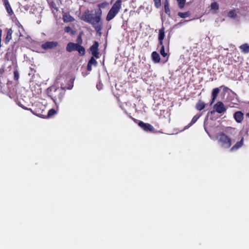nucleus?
Returning a JSON list of instances; mask_svg holds the SVG:
<instances>
[{"instance_id":"obj_26","label":"nucleus","mask_w":249,"mask_h":249,"mask_svg":"<svg viewBox=\"0 0 249 249\" xmlns=\"http://www.w3.org/2000/svg\"><path fill=\"white\" fill-rule=\"evenodd\" d=\"M160 46L161 47V48L160 49V53L161 55L163 57H164L167 56V53H165L164 46L163 45V44H162V45H160Z\"/></svg>"},{"instance_id":"obj_1","label":"nucleus","mask_w":249,"mask_h":249,"mask_svg":"<svg viewBox=\"0 0 249 249\" xmlns=\"http://www.w3.org/2000/svg\"><path fill=\"white\" fill-rule=\"evenodd\" d=\"M101 14L102 11L99 10L97 13V15L94 16L93 19L90 23L97 32H100L102 28V23L101 21Z\"/></svg>"},{"instance_id":"obj_36","label":"nucleus","mask_w":249,"mask_h":249,"mask_svg":"<svg viewBox=\"0 0 249 249\" xmlns=\"http://www.w3.org/2000/svg\"><path fill=\"white\" fill-rule=\"evenodd\" d=\"M216 98H213V97H212V101L210 103V105H212L213 104V103L214 102Z\"/></svg>"},{"instance_id":"obj_12","label":"nucleus","mask_w":249,"mask_h":249,"mask_svg":"<svg viewBox=\"0 0 249 249\" xmlns=\"http://www.w3.org/2000/svg\"><path fill=\"white\" fill-rule=\"evenodd\" d=\"M63 20L65 22H71L74 20V18L69 13H66L63 16Z\"/></svg>"},{"instance_id":"obj_38","label":"nucleus","mask_w":249,"mask_h":249,"mask_svg":"<svg viewBox=\"0 0 249 249\" xmlns=\"http://www.w3.org/2000/svg\"><path fill=\"white\" fill-rule=\"evenodd\" d=\"M248 115V117H249V114H248V115Z\"/></svg>"},{"instance_id":"obj_3","label":"nucleus","mask_w":249,"mask_h":249,"mask_svg":"<svg viewBox=\"0 0 249 249\" xmlns=\"http://www.w3.org/2000/svg\"><path fill=\"white\" fill-rule=\"evenodd\" d=\"M94 17L89 13V10H87L82 15L80 18L84 21L90 23L93 19Z\"/></svg>"},{"instance_id":"obj_9","label":"nucleus","mask_w":249,"mask_h":249,"mask_svg":"<svg viewBox=\"0 0 249 249\" xmlns=\"http://www.w3.org/2000/svg\"><path fill=\"white\" fill-rule=\"evenodd\" d=\"M78 44L73 43H69L66 47V50L69 52H71L73 51H76Z\"/></svg>"},{"instance_id":"obj_11","label":"nucleus","mask_w":249,"mask_h":249,"mask_svg":"<svg viewBox=\"0 0 249 249\" xmlns=\"http://www.w3.org/2000/svg\"><path fill=\"white\" fill-rule=\"evenodd\" d=\"M234 118L238 123H241L243 119V114L241 111H237L234 114Z\"/></svg>"},{"instance_id":"obj_18","label":"nucleus","mask_w":249,"mask_h":249,"mask_svg":"<svg viewBox=\"0 0 249 249\" xmlns=\"http://www.w3.org/2000/svg\"><path fill=\"white\" fill-rule=\"evenodd\" d=\"M5 4L7 12L10 15H12L13 14V12L7 0H5Z\"/></svg>"},{"instance_id":"obj_14","label":"nucleus","mask_w":249,"mask_h":249,"mask_svg":"<svg viewBox=\"0 0 249 249\" xmlns=\"http://www.w3.org/2000/svg\"><path fill=\"white\" fill-rule=\"evenodd\" d=\"M244 142V138H242L240 141L237 142L234 145H233L232 148H231V150L233 151L234 150H236L238 149V148H240L242 145L243 144Z\"/></svg>"},{"instance_id":"obj_28","label":"nucleus","mask_w":249,"mask_h":249,"mask_svg":"<svg viewBox=\"0 0 249 249\" xmlns=\"http://www.w3.org/2000/svg\"><path fill=\"white\" fill-rule=\"evenodd\" d=\"M17 27L19 32V36H22V33L23 32V28L20 25H17Z\"/></svg>"},{"instance_id":"obj_22","label":"nucleus","mask_w":249,"mask_h":249,"mask_svg":"<svg viewBox=\"0 0 249 249\" xmlns=\"http://www.w3.org/2000/svg\"><path fill=\"white\" fill-rule=\"evenodd\" d=\"M76 51H77L79 53L82 55L85 54V50L84 48L79 44L77 46Z\"/></svg>"},{"instance_id":"obj_16","label":"nucleus","mask_w":249,"mask_h":249,"mask_svg":"<svg viewBox=\"0 0 249 249\" xmlns=\"http://www.w3.org/2000/svg\"><path fill=\"white\" fill-rule=\"evenodd\" d=\"M152 57L153 61L155 62H159L160 60V57L159 53L156 52H153L152 53Z\"/></svg>"},{"instance_id":"obj_23","label":"nucleus","mask_w":249,"mask_h":249,"mask_svg":"<svg viewBox=\"0 0 249 249\" xmlns=\"http://www.w3.org/2000/svg\"><path fill=\"white\" fill-rule=\"evenodd\" d=\"M178 16L181 18H186L190 16V13L189 12H178Z\"/></svg>"},{"instance_id":"obj_7","label":"nucleus","mask_w":249,"mask_h":249,"mask_svg":"<svg viewBox=\"0 0 249 249\" xmlns=\"http://www.w3.org/2000/svg\"><path fill=\"white\" fill-rule=\"evenodd\" d=\"M138 125L139 126L142 127L145 131H152L154 130V128L152 125L148 123H144L142 121H140L138 123Z\"/></svg>"},{"instance_id":"obj_4","label":"nucleus","mask_w":249,"mask_h":249,"mask_svg":"<svg viewBox=\"0 0 249 249\" xmlns=\"http://www.w3.org/2000/svg\"><path fill=\"white\" fill-rule=\"evenodd\" d=\"M214 110L218 113H224L226 110V107L221 102H218L213 107Z\"/></svg>"},{"instance_id":"obj_17","label":"nucleus","mask_w":249,"mask_h":249,"mask_svg":"<svg viewBox=\"0 0 249 249\" xmlns=\"http://www.w3.org/2000/svg\"><path fill=\"white\" fill-rule=\"evenodd\" d=\"M13 31L11 29H9L7 30V33H6V37L5 38V42L7 43H8L10 40L12 38V34Z\"/></svg>"},{"instance_id":"obj_32","label":"nucleus","mask_w":249,"mask_h":249,"mask_svg":"<svg viewBox=\"0 0 249 249\" xmlns=\"http://www.w3.org/2000/svg\"><path fill=\"white\" fill-rule=\"evenodd\" d=\"M155 5L157 8H159L161 5L160 0H154Z\"/></svg>"},{"instance_id":"obj_30","label":"nucleus","mask_w":249,"mask_h":249,"mask_svg":"<svg viewBox=\"0 0 249 249\" xmlns=\"http://www.w3.org/2000/svg\"><path fill=\"white\" fill-rule=\"evenodd\" d=\"M108 3L107 2H104L102 3H100L98 4V7H99V10H101L100 8H104V7H106V6H107L108 5Z\"/></svg>"},{"instance_id":"obj_34","label":"nucleus","mask_w":249,"mask_h":249,"mask_svg":"<svg viewBox=\"0 0 249 249\" xmlns=\"http://www.w3.org/2000/svg\"><path fill=\"white\" fill-rule=\"evenodd\" d=\"M71 28L70 27H66L64 29V31L67 32L69 33L71 31Z\"/></svg>"},{"instance_id":"obj_2","label":"nucleus","mask_w":249,"mask_h":249,"mask_svg":"<svg viewBox=\"0 0 249 249\" xmlns=\"http://www.w3.org/2000/svg\"><path fill=\"white\" fill-rule=\"evenodd\" d=\"M218 142L223 147L229 148L231 145L230 139L224 134H220L218 136Z\"/></svg>"},{"instance_id":"obj_6","label":"nucleus","mask_w":249,"mask_h":249,"mask_svg":"<svg viewBox=\"0 0 249 249\" xmlns=\"http://www.w3.org/2000/svg\"><path fill=\"white\" fill-rule=\"evenodd\" d=\"M98 43L97 42H95L94 44L90 47V51L93 57H96V58H99V53H98Z\"/></svg>"},{"instance_id":"obj_10","label":"nucleus","mask_w":249,"mask_h":249,"mask_svg":"<svg viewBox=\"0 0 249 249\" xmlns=\"http://www.w3.org/2000/svg\"><path fill=\"white\" fill-rule=\"evenodd\" d=\"M97 62L94 59V57L92 56L89 60L88 66L87 69L89 71H90L92 70V66H96L97 65Z\"/></svg>"},{"instance_id":"obj_31","label":"nucleus","mask_w":249,"mask_h":249,"mask_svg":"<svg viewBox=\"0 0 249 249\" xmlns=\"http://www.w3.org/2000/svg\"><path fill=\"white\" fill-rule=\"evenodd\" d=\"M55 113H56L55 110L53 109H51L49 110V111L48 112V117L51 116L55 114Z\"/></svg>"},{"instance_id":"obj_24","label":"nucleus","mask_w":249,"mask_h":249,"mask_svg":"<svg viewBox=\"0 0 249 249\" xmlns=\"http://www.w3.org/2000/svg\"><path fill=\"white\" fill-rule=\"evenodd\" d=\"M200 117V115H195L192 119L190 124H189V125L188 126H186L185 127V128H188L189 126H190L192 124H194V123H195L197 120L199 119V118Z\"/></svg>"},{"instance_id":"obj_15","label":"nucleus","mask_w":249,"mask_h":249,"mask_svg":"<svg viewBox=\"0 0 249 249\" xmlns=\"http://www.w3.org/2000/svg\"><path fill=\"white\" fill-rule=\"evenodd\" d=\"M117 14L116 13L110 9L107 15L106 18L107 20L110 21L112 19L117 15Z\"/></svg>"},{"instance_id":"obj_25","label":"nucleus","mask_w":249,"mask_h":249,"mask_svg":"<svg viewBox=\"0 0 249 249\" xmlns=\"http://www.w3.org/2000/svg\"><path fill=\"white\" fill-rule=\"evenodd\" d=\"M219 92V89L218 88L214 89L212 92V97L216 98Z\"/></svg>"},{"instance_id":"obj_37","label":"nucleus","mask_w":249,"mask_h":249,"mask_svg":"<svg viewBox=\"0 0 249 249\" xmlns=\"http://www.w3.org/2000/svg\"><path fill=\"white\" fill-rule=\"evenodd\" d=\"M214 110L211 111V113H213L214 112Z\"/></svg>"},{"instance_id":"obj_20","label":"nucleus","mask_w":249,"mask_h":249,"mask_svg":"<svg viewBox=\"0 0 249 249\" xmlns=\"http://www.w3.org/2000/svg\"><path fill=\"white\" fill-rule=\"evenodd\" d=\"M240 48L245 53H248L249 52V46L247 44L241 45Z\"/></svg>"},{"instance_id":"obj_21","label":"nucleus","mask_w":249,"mask_h":249,"mask_svg":"<svg viewBox=\"0 0 249 249\" xmlns=\"http://www.w3.org/2000/svg\"><path fill=\"white\" fill-rule=\"evenodd\" d=\"M164 11L167 14H170V11L169 9V5L168 0H166L164 2Z\"/></svg>"},{"instance_id":"obj_27","label":"nucleus","mask_w":249,"mask_h":249,"mask_svg":"<svg viewBox=\"0 0 249 249\" xmlns=\"http://www.w3.org/2000/svg\"><path fill=\"white\" fill-rule=\"evenodd\" d=\"M218 4L216 2H213L211 5V8L212 10H217L218 9Z\"/></svg>"},{"instance_id":"obj_35","label":"nucleus","mask_w":249,"mask_h":249,"mask_svg":"<svg viewBox=\"0 0 249 249\" xmlns=\"http://www.w3.org/2000/svg\"><path fill=\"white\" fill-rule=\"evenodd\" d=\"M97 88L99 89V90H100L101 89H102V86L100 84V83H99L98 84H97Z\"/></svg>"},{"instance_id":"obj_8","label":"nucleus","mask_w":249,"mask_h":249,"mask_svg":"<svg viewBox=\"0 0 249 249\" xmlns=\"http://www.w3.org/2000/svg\"><path fill=\"white\" fill-rule=\"evenodd\" d=\"M122 0H117L113 5L111 9L114 11L117 14L118 13L121 8Z\"/></svg>"},{"instance_id":"obj_5","label":"nucleus","mask_w":249,"mask_h":249,"mask_svg":"<svg viewBox=\"0 0 249 249\" xmlns=\"http://www.w3.org/2000/svg\"><path fill=\"white\" fill-rule=\"evenodd\" d=\"M58 45L56 41H48L42 44L41 47L45 50L53 49Z\"/></svg>"},{"instance_id":"obj_29","label":"nucleus","mask_w":249,"mask_h":249,"mask_svg":"<svg viewBox=\"0 0 249 249\" xmlns=\"http://www.w3.org/2000/svg\"><path fill=\"white\" fill-rule=\"evenodd\" d=\"M178 3V6L180 8H182L184 6L186 0H177Z\"/></svg>"},{"instance_id":"obj_19","label":"nucleus","mask_w":249,"mask_h":249,"mask_svg":"<svg viewBox=\"0 0 249 249\" xmlns=\"http://www.w3.org/2000/svg\"><path fill=\"white\" fill-rule=\"evenodd\" d=\"M205 107V104L204 102L202 101H199L196 106V107L197 110H201L203 109Z\"/></svg>"},{"instance_id":"obj_33","label":"nucleus","mask_w":249,"mask_h":249,"mask_svg":"<svg viewBox=\"0 0 249 249\" xmlns=\"http://www.w3.org/2000/svg\"><path fill=\"white\" fill-rule=\"evenodd\" d=\"M228 15L231 18H234L236 16V13L234 11H231L229 12Z\"/></svg>"},{"instance_id":"obj_13","label":"nucleus","mask_w":249,"mask_h":249,"mask_svg":"<svg viewBox=\"0 0 249 249\" xmlns=\"http://www.w3.org/2000/svg\"><path fill=\"white\" fill-rule=\"evenodd\" d=\"M164 37V31L163 28L159 30V41L160 45L163 44V40Z\"/></svg>"}]
</instances>
